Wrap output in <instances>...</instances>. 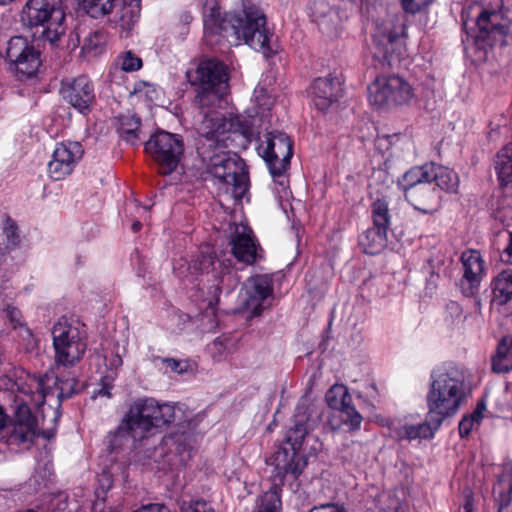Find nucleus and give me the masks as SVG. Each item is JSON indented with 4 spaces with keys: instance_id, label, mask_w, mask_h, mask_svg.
I'll list each match as a JSON object with an SVG mask.
<instances>
[{
    "instance_id": "39",
    "label": "nucleus",
    "mask_w": 512,
    "mask_h": 512,
    "mask_svg": "<svg viewBox=\"0 0 512 512\" xmlns=\"http://www.w3.org/2000/svg\"><path fill=\"white\" fill-rule=\"evenodd\" d=\"M105 44V33L103 31H94L85 38L82 51L85 54L97 56L103 52Z\"/></svg>"
},
{
    "instance_id": "44",
    "label": "nucleus",
    "mask_w": 512,
    "mask_h": 512,
    "mask_svg": "<svg viewBox=\"0 0 512 512\" xmlns=\"http://www.w3.org/2000/svg\"><path fill=\"white\" fill-rule=\"evenodd\" d=\"M180 510L181 512H215L213 507L204 500L183 502Z\"/></svg>"
},
{
    "instance_id": "47",
    "label": "nucleus",
    "mask_w": 512,
    "mask_h": 512,
    "mask_svg": "<svg viewBox=\"0 0 512 512\" xmlns=\"http://www.w3.org/2000/svg\"><path fill=\"white\" fill-rule=\"evenodd\" d=\"M482 418H461L458 427L462 437L468 436L472 429L480 425Z\"/></svg>"
},
{
    "instance_id": "26",
    "label": "nucleus",
    "mask_w": 512,
    "mask_h": 512,
    "mask_svg": "<svg viewBox=\"0 0 512 512\" xmlns=\"http://www.w3.org/2000/svg\"><path fill=\"white\" fill-rule=\"evenodd\" d=\"M325 400L328 407L335 412L346 416H361L352 402V396L347 387L343 384L332 385L326 392Z\"/></svg>"
},
{
    "instance_id": "4",
    "label": "nucleus",
    "mask_w": 512,
    "mask_h": 512,
    "mask_svg": "<svg viewBox=\"0 0 512 512\" xmlns=\"http://www.w3.org/2000/svg\"><path fill=\"white\" fill-rule=\"evenodd\" d=\"M465 13L463 25L468 28L471 19L476 42L492 47L504 45L512 37V12L503 10V0H475Z\"/></svg>"
},
{
    "instance_id": "55",
    "label": "nucleus",
    "mask_w": 512,
    "mask_h": 512,
    "mask_svg": "<svg viewBox=\"0 0 512 512\" xmlns=\"http://www.w3.org/2000/svg\"><path fill=\"white\" fill-rule=\"evenodd\" d=\"M473 497L471 492L465 494V504L463 505V512H473Z\"/></svg>"
},
{
    "instance_id": "59",
    "label": "nucleus",
    "mask_w": 512,
    "mask_h": 512,
    "mask_svg": "<svg viewBox=\"0 0 512 512\" xmlns=\"http://www.w3.org/2000/svg\"><path fill=\"white\" fill-rule=\"evenodd\" d=\"M343 424L348 426L350 429H358L360 427V418H346Z\"/></svg>"
},
{
    "instance_id": "16",
    "label": "nucleus",
    "mask_w": 512,
    "mask_h": 512,
    "mask_svg": "<svg viewBox=\"0 0 512 512\" xmlns=\"http://www.w3.org/2000/svg\"><path fill=\"white\" fill-rule=\"evenodd\" d=\"M195 427L196 423L193 420H183L178 430L164 439L165 445L175 450L177 459L174 465H184L196 450L201 436L195 432Z\"/></svg>"
},
{
    "instance_id": "48",
    "label": "nucleus",
    "mask_w": 512,
    "mask_h": 512,
    "mask_svg": "<svg viewBox=\"0 0 512 512\" xmlns=\"http://www.w3.org/2000/svg\"><path fill=\"white\" fill-rule=\"evenodd\" d=\"M54 383L56 385V389L59 391L57 395L58 398L69 397L74 392V380L63 382L56 378Z\"/></svg>"
},
{
    "instance_id": "14",
    "label": "nucleus",
    "mask_w": 512,
    "mask_h": 512,
    "mask_svg": "<svg viewBox=\"0 0 512 512\" xmlns=\"http://www.w3.org/2000/svg\"><path fill=\"white\" fill-rule=\"evenodd\" d=\"M273 295L272 277L267 274L248 278L239 295L243 311L258 316L265 308L266 301Z\"/></svg>"
},
{
    "instance_id": "35",
    "label": "nucleus",
    "mask_w": 512,
    "mask_h": 512,
    "mask_svg": "<svg viewBox=\"0 0 512 512\" xmlns=\"http://www.w3.org/2000/svg\"><path fill=\"white\" fill-rule=\"evenodd\" d=\"M152 428V418H124L118 429V434H128L134 440L142 439Z\"/></svg>"
},
{
    "instance_id": "38",
    "label": "nucleus",
    "mask_w": 512,
    "mask_h": 512,
    "mask_svg": "<svg viewBox=\"0 0 512 512\" xmlns=\"http://www.w3.org/2000/svg\"><path fill=\"white\" fill-rule=\"evenodd\" d=\"M117 0H78L82 9L92 18H101L112 12Z\"/></svg>"
},
{
    "instance_id": "31",
    "label": "nucleus",
    "mask_w": 512,
    "mask_h": 512,
    "mask_svg": "<svg viewBox=\"0 0 512 512\" xmlns=\"http://www.w3.org/2000/svg\"><path fill=\"white\" fill-rule=\"evenodd\" d=\"M273 485L256 502L254 512H280L281 510V485H284L272 474Z\"/></svg>"
},
{
    "instance_id": "45",
    "label": "nucleus",
    "mask_w": 512,
    "mask_h": 512,
    "mask_svg": "<svg viewBox=\"0 0 512 512\" xmlns=\"http://www.w3.org/2000/svg\"><path fill=\"white\" fill-rule=\"evenodd\" d=\"M140 7L139 4L124 7L122 10L121 20L127 26L134 24L139 18Z\"/></svg>"
},
{
    "instance_id": "57",
    "label": "nucleus",
    "mask_w": 512,
    "mask_h": 512,
    "mask_svg": "<svg viewBox=\"0 0 512 512\" xmlns=\"http://www.w3.org/2000/svg\"><path fill=\"white\" fill-rule=\"evenodd\" d=\"M110 389L111 385L104 384L99 390H97V392L93 393L92 397L95 398L97 396H104L109 398L111 397Z\"/></svg>"
},
{
    "instance_id": "43",
    "label": "nucleus",
    "mask_w": 512,
    "mask_h": 512,
    "mask_svg": "<svg viewBox=\"0 0 512 512\" xmlns=\"http://www.w3.org/2000/svg\"><path fill=\"white\" fill-rule=\"evenodd\" d=\"M254 99L259 109L257 114H260L262 117L265 115L266 111L271 109L274 103L273 98L268 94L267 90L260 85H258L254 90Z\"/></svg>"
},
{
    "instance_id": "6",
    "label": "nucleus",
    "mask_w": 512,
    "mask_h": 512,
    "mask_svg": "<svg viewBox=\"0 0 512 512\" xmlns=\"http://www.w3.org/2000/svg\"><path fill=\"white\" fill-rule=\"evenodd\" d=\"M20 20L25 27H41L43 37L50 43L57 42L66 30L61 0H27Z\"/></svg>"
},
{
    "instance_id": "34",
    "label": "nucleus",
    "mask_w": 512,
    "mask_h": 512,
    "mask_svg": "<svg viewBox=\"0 0 512 512\" xmlns=\"http://www.w3.org/2000/svg\"><path fill=\"white\" fill-rule=\"evenodd\" d=\"M492 369L497 373H506L512 369V338L503 337L492 359Z\"/></svg>"
},
{
    "instance_id": "52",
    "label": "nucleus",
    "mask_w": 512,
    "mask_h": 512,
    "mask_svg": "<svg viewBox=\"0 0 512 512\" xmlns=\"http://www.w3.org/2000/svg\"><path fill=\"white\" fill-rule=\"evenodd\" d=\"M309 512H348L344 506L335 503L323 504L312 508Z\"/></svg>"
},
{
    "instance_id": "3",
    "label": "nucleus",
    "mask_w": 512,
    "mask_h": 512,
    "mask_svg": "<svg viewBox=\"0 0 512 512\" xmlns=\"http://www.w3.org/2000/svg\"><path fill=\"white\" fill-rule=\"evenodd\" d=\"M469 373L462 366L445 364L432 370L427 393L429 413L454 416L467 403Z\"/></svg>"
},
{
    "instance_id": "18",
    "label": "nucleus",
    "mask_w": 512,
    "mask_h": 512,
    "mask_svg": "<svg viewBox=\"0 0 512 512\" xmlns=\"http://www.w3.org/2000/svg\"><path fill=\"white\" fill-rule=\"evenodd\" d=\"M185 403L180 402H159L157 399L148 396L134 398L129 403L126 416H176L189 413Z\"/></svg>"
},
{
    "instance_id": "12",
    "label": "nucleus",
    "mask_w": 512,
    "mask_h": 512,
    "mask_svg": "<svg viewBox=\"0 0 512 512\" xmlns=\"http://www.w3.org/2000/svg\"><path fill=\"white\" fill-rule=\"evenodd\" d=\"M369 96L370 101L378 106L404 105L414 97V89L402 77H380L369 87Z\"/></svg>"
},
{
    "instance_id": "53",
    "label": "nucleus",
    "mask_w": 512,
    "mask_h": 512,
    "mask_svg": "<svg viewBox=\"0 0 512 512\" xmlns=\"http://www.w3.org/2000/svg\"><path fill=\"white\" fill-rule=\"evenodd\" d=\"M135 91L137 93H143L146 95V97L149 98V100H154L157 98V90L156 88L153 86V85H150V84H147V83H142V84H138L137 88L135 89Z\"/></svg>"
},
{
    "instance_id": "54",
    "label": "nucleus",
    "mask_w": 512,
    "mask_h": 512,
    "mask_svg": "<svg viewBox=\"0 0 512 512\" xmlns=\"http://www.w3.org/2000/svg\"><path fill=\"white\" fill-rule=\"evenodd\" d=\"M311 405H312L311 397L308 394L304 395L300 399L298 407H297L298 414L299 415L312 414L314 411L310 408Z\"/></svg>"
},
{
    "instance_id": "30",
    "label": "nucleus",
    "mask_w": 512,
    "mask_h": 512,
    "mask_svg": "<svg viewBox=\"0 0 512 512\" xmlns=\"http://www.w3.org/2000/svg\"><path fill=\"white\" fill-rule=\"evenodd\" d=\"M432 173H430V183L434 182L437 188L447 193H456L459 187V177L453 170L432 163Z\"/></svg>"
},
{
    "instance_id": "8",
    "label": "nucleus",
    "mask_w": 512,
    "mask_h": 512,
    "mask_svg": "<svg viewBox=\"0 0 512 512\" xmlns=\"http://www.w3.org/2000/svg\"><path fill=\"white\" fill-rule=\"evenodd\" d=\"M183 142L179 136L158 131L145 142V151L159 166L160 173L167 175L178 166L183 155Z\"/></svg>"
},
{
    "instance_id": "9",
    "label": "nucleus",
    "mask_w": 512,
    "mask_h": 512,
    "mask_svg": "<svg viewBox=\"0 0 512 512\" xmlns=\"http://www.w3.org/2000/svg\"><path fill=\"white\" fill-rule=\"evenodd\" d=\"M6 62L10 72L20 80L35 76L41 64L39 52L22 36H14L8 41Z\"/></svg>"
},
{
    "instance_id": "29",
    "label": "nucleus",
    "mask_w": 512,
    "mask_h": 512,
    "mask_svg": "<svg viewBox=\"0 0 512 512\" xmlns=\"http://www.w3.org/2000/svg\"><path fill=\"white\" fill-rule=\"evenodd\" d=\"M116 129L120 138L134 146L141 142L140 119L133 114L120 115L116 119Z\"/></svg>"
},
{
    "instance_id": "5",
    "label": "nucleus",
    "mask_w": 512,
    "mask_h": 512,
    "mask_svg": "<svg viewBox=\"0 0 512 512\" xmlns=\"http://www.w3.org/2000/svg\"><path fill=\"white\" fill-rule=\"evenodd\" d=\"M307 436V428L303 422L291 426L285 435V441L270 458L274 467L275 478L287 484L291 491H297L299 478L307 466L306 455L302 452V445Z\"/></svg>"
},
{
    "instance_id": "64",
    "label": "nucleus",
    "mask_w": 512,
    "mask_h": 512,
    "mask_svg": "<svg viewBox=\"0 0 512 512\" xmlns=\"http://www.w3.org/2000/svg\"><path fill=\"white\" fill-rule=\"evenodd\" d=\"M58 418H51V422L56 425Z\"/></svg>"
},
{
    "instance_id": "13",
    "label": "nucleus",
    "mask_w": 512,
    "mask_h": 512,
    "mask_svg": "<svg viewBox=\"0 0 512 512\" xmlns=\"http://www.w3.org/2000/svg\"><path fill=\"white\" fill-rule=\"evenodd\" d=\"M373 227L359 237V245L366 254H378L386 246L387 229L390 224L388 204L377 200L372 205Z\"/></svg>"
},
{
    "instance_id": "36",
    "label": "nucleus",
    "mask_w": 512,
    "mask_h": 512,
    "mask_svg": "<svg viewBox=\"0 0 512 512\" xmlns=\"http://www.w3.org/2000/svg\"><path fill=\"white\" fill-rule=\"evenodd\" d=\"M440 425V418H430V420H426L416 425L404 426L401 431V436L409 440L429 438L434 435Z\"/></svg>"
},
{
    "instance_id": "40",
    "label": "nucleus",
    "mask_w": 512,
    "mask_h": 512,
    "mask_svg": "<svg viewBox=\"0 0 512 512\" xmlns=\"http://www.w3.org/2000/svg\"><path fill=\"white\" fill-rule=\"evenodd\" d=\"M214 278L217 281V284H214L209 288V295L205 299L208 307H210V308H214L217 305L218 299H219V294L221 293V290H222L221 285L225 281L231 282L232 285L235 284L233 275L230 272L223 274L220 278L217 275H215Z\"/></svg>"
},
{
    "instance_id": "28",
    "label": "nucleus",
    "mask_w": 512,
    "mask_h": 512,
    "mask_svg": "<svg viewBox=\"0 0 512 512\" xmlns=\"http://www.w3.org/2000/svg\"><path fill=\"white\" fill-rule=\"evenodd\" d=\"M493 494L498 512H505L512 501V464L503 466V471L494 485Z\"/></svg>"
},
{
    "instance_id": "15",
    "label": "nucleus",
    "mask_w": 512,
    "mask_h": 512,
    "mask_svg": "<svg viewBox=\"0 0 512 512\" xmlns=\"http://www.w3.org/2000/svg\"><path fill=\"white\" fill-rule=\"evenodd\" d=\"M37 418H0V438H7L11 444L31 442L37 434L50 439L54 429L37 430Z\"/></svg>"
},
{
    "instance_id": "27",
    "label": "nucleus",
    "mask_w": 512,
    "mask_h": 512,
    "mask_svg": "<svg viewBox=\"0 0 512 512\" xmlns=\"http://www.w3.org/2000/svg\"><path fill=\"white\" fill-rule=\"evenodd\" d=\"M431 165L432 163H427L422 166L412 167L399 179L398 185L403 191L405 198L408 196L409 191L417 190L419 187L430 184Z\"/></svg>"
},
{
    "instance_id": "17",
    "label": "nucleus",
    "mask_w": 512,
    "mask_h": 512,
    "mask_svg": "<svg viewBox=\"0 0 512 512\" xmlns=\"http://www.w3.org/2000/svg\"><path fill=\"white\" fill-rule=\"evenodd\" d=\"M83 155L79 142L67 141L58 143L48 163V173L53 180H61L70 175L76 163Z\"/></svg>"
},
{
    "instance_id": "1",
    "label": "nucleus",
    "mask_w": 512,
    "mask_h": 512,
    "mask_svg": "<svg viewBox=\"0 0 512 512\" xmlns=\"http://www.w3.org/2000/svg\"><path fill=\"white\" fill-rule=\"evenodd\" d=\"M187 80L192 85H199L201 91L197 101L203 113L198 132L207 141L208 148L215 152L201 151L206 161L207 172L218 180L220 189L240 200L248 192L249 177L245 162L236 153L223 149L235 145H244L252 135L255 119L250 115H233L228 117L216 110L205 111L222 101L228 89L226 66L215 59L204 60L196 69L186 72Z\"/></svg>"
},
{
    "instance_id": "37",
    "label": "nucleus",
    "mask_w": 512,
    "mask_h": 512,
    "mask_svg": "<svg viewBox=\"0 0 512 512\" xmlns=\"http://www.w3.org/2000/svg\"><path fill=\"white\" fill-rule=\"evenodd\" d=\"M215 263V257L212 252H202L201 255L188 266L189 274L184 275V277H191L190 281H192L196 275L209 274L210 271H214Z\"/></svg>"
},
{
    "instance_id": "33",
    "label": "nucleus",
    "mask_w": 512,
    "mask_h": 512,
    "mask_svg": "<svg viewBox=\"0 0 512 512\" xmlns=\"http://www.w3.org/2000/svg\"><path fill=\"white\" fill-rule=\"evenodd\" d=\"M494 300L503 305L512 299V270H503L492 281Z\"/></svg>"
},
{
    "instance_id": "23",
    "label": "nucleus",
    "mask_w": 512,
    "mask_h": 512,
    "mask_svg": "<svg viewBox=\"0 0 512 512\" xmlns=\"http://www.w3.org/2000/svg\"><path fill=\"white\" fill-rule=\"evenodd\" d=\"M340 93L341 84L336 77L317 78L310 88L311 101L320 111L327 110L337 101Z\"/></svg>"
},
{
    "instance_id": "19",
    "label": "nucleus",
    "mask_w": 512,
    "mask_h": 512,
    "mask_svg": "<svg viewBox=\"0 0 512 512\" xmlns=\"http://www.w3.org/2000/svg\"><path fill=\"white\" fill-rule=\"evenodd\" d=\"M63 98L80 113H87L95 100L94 87L86 76L62 82Z\"/></svg>"
},
{
    "instance_id": "58",
    "label": "nucleus",
    "mask_w": 512,
    "mask_h": 512,
    "mask_svg": "<svg viewBox=\"0 0 512 512\" xmlns=\"http://www.w3.org/2000/svg\"><path fill=\"white\" fill-rule=\"evenodd\" d=\"M447 310L452 314L455 315L457 318H461L462 312L461 307L455 303L452 302L447 306Z\"/></svg>"
},
{
    "instance_id": "61",
    "label": "nucleus",
    "mask_w": 512,
    "mask_h": 512,
    "mask_svg": "<svg viewBox=\"0 0 512 512\" xmlns=\"http://www.w3.org/2000/svg\"><path fill=\"white\" fill-rule=\"evenodd\" d=\"M141 227H142V224H141V222H139V221H135V222L132 224V230H133L134 232H138V231L141 229Z\"/></svg>"
},
{
    "instance_id": "24",
    "label": "nucleus",
    "mask_w": 512,
    "mask_h": 512,
    "mask_svg": "<svg viewBox=\"0 0 512 512\" xmlns=\"http://www.w3.org/2000/svg\"><path fill=\"white\" fill-rule=\"evenodd\" d=\"M313 20L320 30L329 36H337L341 29V18L337 11L329 7L325 1H315L310 5Z\"/></svg>"
},
{
    "instance_id": "46",
    "label": "nucleus",
    "mask_w": 512,
    "mask_h": 512,
    "mask_svg": "<svg viewBox=\"0 0 512 512\" xmlns=\"http://www.w3.org/2000/svg\"><path fill=\"white\" fill-rule=\"evenodd\" d=\"M163 364H165L171 372H175L177 374H183L188 370V362L177 360L174 358H161L160 359Z\"/></svg>"
},
{
    "instance_id": "20",
    "label": "nucleus",
    "mask_w": 512,
    "mask_h": 512,
    "mask_svg": "<svg viewBox=\"0 0 512 512\" xmlns=\"http://www.w3.org/2000/svg\"><path fill=\"white\" fill-rule=\"evenodd\" d=\"M463 278L460 286L464 295L472 296L478 290L485 275L484 261L477 250H467L462 253Z\"/></svg>"
},
{
    "instance_id": "60",
    "label": "nucleus",
    "mask_w": 512,
    "mask_h": 512,
    "mask_svg": "<svg viewBox=\"0 0 512 512\" xmlns=\"http://www.w3.org/2000/svg\"><path fill=\"white\" fill-rule=\"evenodd\" d=\"M504 255L506 257V262L512 265V232L509 237V244L504 249Z\"/></svg>"
},
{
    "instance_id": "2",
    "label": "nucleus",
    "mask_w": 512,
    "mask_h": 512,
    "mask_svg": "<svg viewBox=\"0 0 512 512\" xmlns=\"http://www.w3.org/2000/svg\"><path fill=\"white\" fill-rule=\"evenodd\" d=\"M203 9L204 33L208 41L212 42V36L221 35L235 45L243 41L264 55L273 52L272 33L266 25L265 15L257 7H245L241 14L228 13L221 17L216 0H206Z\"/></svg>"
},
{
    "instance_id": "32",
    "label": "nucleus",
    "mask_w": 512,
    "mask_h": 512,
    "mask_svg": "<svg viewBox=\"0 0 512 512\" xmlns=\"http://www.w3.org/2000/svg\"><path fill=\"white\" fill-rule=\"evenodd\" d=\"M495 170L502 185H512V142L497 153Z\"/></svg>"
},
{
    "instance_id": "56",
    "label": "nucleus",
    "mask_w": 512,
    "mask_h": 512,
    "mask_svg": "<svg viewBox=\"0 0 512 512\" xmlns=\"http://www.w3.org/2000/svg\"><path fill=\"white\" fill-rule=\"evenodd\" d=\"M486 409V402L481 398L476 405V408L469 416H483V412Z\"/></svg>"
},
{
    "instance_id": "21",
    "label": "nucleus",
    "mask_w": 512,
    "mask_h": 512,
    "mask_svg": "<svg viewBox=\"0 0 512 512\" xmlns=\"http://www.w3.org/2000/svg\"><path fill=\"white\" fill-rule=\"evenodd\" d=\"M232 253L239 262L253 264L259 257L258 246L252 230L245 224H237L230 236Z\"/></svg>"
},
{
    "instance_id": "7",
    "label": "nucleus",
    "mask_w": 512,
    "mask_h": 512,
    "mask_svg": "<svg viewBox=\"0 0 512 512\" xmlns=\"http://www.w3.org/2000/svg\"><path fill=\"white\" fill-rule=\"evenodd\" d=\"M54 360L57 367H72L83 357L87 344L79 329L61 318L52 329Z\"/></svg>"
},
{
    "instance_id": "41",
    "label": "nucleus",
    "mask_w": 512,
    "mask_h": 512,
    "mask_svg": "<svg viewBox=\"0 0 512 512\" xmlns=\"http://www.w3.org/2000/svg\"><path fill=\"white\" fill-rule=\"evenodd\" d=\"M3 234L7 248L13 249L20 243V234L15 222L9 217L3 220Z\"/></svg>"
},
{
    "instance_id": "51",
    "label": "nucleus",
    "mask_w": 512,
    "mask_h": 512,
    "mask_svg": "<svg viewBox=\"0 0 512 512\" xmlns=\"http://www.w3.org/2000/svg\"><path fill=\"white\" fill-rule=\"evenodd\" d=\"M6 316L14 328L22 325V314L19 309L8 307L6 309Z\"/></svg>"
},
{
    "instance_id": "62",
    "label": "nucleus",
    "mask_w": 512,
    "mask_h": 512,
    "mask_svg": "<svg viewBox=\"0 0 512 512\" xmlns=\"http://www.w3.org/2000/svg\"><path fill=\"white\" fill-rule=\"evenodd\" d=\"M0 416H7L4 412L3 407L0 405Z\"/></svg>"
},
{
    "instance_id": "25",
    "label": "nucleus",
    "mask_w": 512,
    "mask_h": 512,
    "mask_svg": "<svg viewBox=\"0 0 512 512\" xmlns=\"http://www.w3.org/2000/svg\"><path fill=\"white\" fill-rule=\"evenodd\" d=\"M415 210L423 214H432L441 206V195L436 188L430 184L411 190L405 198Z\"/></svg>"
},
{
    "instance_id": "50",
    "label": "nucleus",
    "mask_w": 512,
    "mask_h": 512,
    "mask_svg": "<svg viewBox=\"0 0 512 512\" xmlns=\"http://www.w3.org/2000/svg\"><path fill=\"white\" fill-rule=\"evenodd\" d=\"M209 349L216 360H221L226 352V343L221 338H216L209 346Z\"/></svg>"
},
{
    "instance_id": "10",
    "label": "nucleus",
    "mask_w": 512,
    "mask_h": 512,
    "mask_svg": "<svg viewBox=\"0 0 512 512\" xmlns=\"http://www.w3.org/2000/svg\"><path fill=\"white\" fill-rule=\"evenodd\" d=\"M272 176H281L288 168L293 154L292 141L283 132L266 133L258 147Z\"/></svg>"
},
{
    "instance_id": "22",
    "label": "nucleus",
    "mask_w": 512,
    "mask_h": 512,
    "mask_svg": "<svg viewBox=\"0 0 512 512\" xmlns=\"http://www.w3.org/2000/svg\"><path fill=\"white\" fill-rule=\"evenodd\" d=\"M401 32L402 25H397L393 18H389L377 26L376 32L373 35L375 57L390 62L392 51L398 42Z\"/></svg>"
},
{
    "instance_id": "63",
    "label": "nucleus",
    "mask_w": 512,
    "mask_h": 512,
    "mask_svg": "<svg viewBox=\"0 0 512 512\" xmlns=\"http://www.w3.org/2000/svg\"><path fill=\"white\" fill-rule=\"evenodd\" d=\"M275 425H276V421H275V419H274V420H273V422L269 425V427H268V428H269V429H271V428H273V426H275Z\"/></svg>"
},
{
    "instance_id": "42",
    "label": "nucleus",
    "mask_w": 512,
    "mask_h": 512,
    "mask_svg": "<svg viewBox=\"0 0 512 512\" xmlns=\"http://www.w3.org/2000/svg\"><path fill=\"white\" fill-rule=\"evenodd\" d=\"M117 64L125 72H134L142 67V59L132 51H126L118 56Z\"/></svg>"
},
{
    "instance_id": "11",
    "label": "nucleus",
    "mask_w": 512,
    "mask_h": 512,
    "mask_svg": "<svg viewBox=\"0 0 512 512\" xmlns=\"http://www.w3.org/2000/svg\"><path fill=\"white\" fill-rule=\"evenodd\" d=\"M48 375L32 376L26 374L23 382H16V393L14 394L12 408L14 416H33V406L39 407L43 404L45 397L50 393L46 389Z\"/></svg>"
},
{
    "instance_id": "49",
    "label": "nucleus",
    "mask_w": 512,
    "mask_h": 512,
    "mask_svg": "<svg viewBox=\"0 0 512 512\" xmlns=\"http://www.w3.org/2000/svg\"><path fill=\"white\" fill-rule=\"evenodd\" d=\"M431 0H401L403 9L408 13H417L422 7L430 3Z\"/></svg>"
}]
</instances>
